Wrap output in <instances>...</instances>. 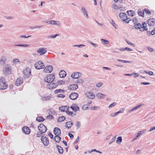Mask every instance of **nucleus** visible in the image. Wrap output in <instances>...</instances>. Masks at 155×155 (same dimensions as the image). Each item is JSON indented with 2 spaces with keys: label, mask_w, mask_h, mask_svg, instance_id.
I'll use <instances>...</instances> for the list:
<instances>
[{
  "label": "nucleus",
  "mask_w": 155,
  "mask_h": 155,
  "mask_svg": "<svg viewBox=\"0 0 155 155\" xmlns=\"http://www.w3.org/2000/svg\"><path fill=\"white\" fill-rule=\"evenodd\" d=\"M8 87V85L5 78L2 77H0V89L5 90Z\"/></svg>",
  "instance_id": "f257e3e1"
},
{
  "label": "nucleus",
  "mask_w": 155,
  "mask_h": 155,
  "mask_svg": "<svg viewBox=\"0 0 155 155\" xmlns=\"http://www.w3.org/2000/svg\"><path fill=\"white\" fill-rule=\"evenodd\" d=\"M55 79V76L53 74H50L48 75L44 78L45 82L48 83H51Z\"/></svg>",
  "instance_id": "f03ea898"
},
{
  "label": "nucleus",
  "mask_w": 155,
  "mask_h": 155,
  "mask_svg": "<svg viewBox=\"0 0 155 155\" xmlns=\"http://www.w3.org/2000/svg\"><path fill=\"white\" fill-rule=\"evenodd\" d=\"M23 73L25 78H28L31 76V70L29 68H26L23 71Z\"/></svg>",
  "instance_id": "7ed1b4c3"
},
{
  "label": "nucleus",
  "mask_w": 155,
  "mask_h": 155,
  "mask_svg": "<svg viewBox=\"0 0 155 155\" xmlns=\"http://www.w3.org/2000/svg\"><path fill=\"white\" fill-rule=\"evenodd\" d=\"M38 130L42 133H45L47 130L46 127L43 124H39L38 127Z\"/></svg>",
  "instance_id": "20e7f679"
},
{
  "label": "nucleus",
  "mask_w": 155,
  "mask_h": 155,
  "mask_svg": "<svg viewBox=\"0 0 155 155\" xmlns=\"http://www.w3.org/2000/svg\"><path fill=\"white\" fill-rule=\"evenodd\" d=\"M35 68L37 69L44 68H45L44 64L41 61H39L35 65Z\"/></svg>",
  "instance_id": "39448f33"
},
{
  "label": "nucleus",
  "mask_w": 155,
  "mask_h": 155,
  "mask_svg": "<svg viewBox=\"0 0 155 155\" xmlns=\"http://www.w3.org/2000/svg\"><path fill=\"white\" fill-rule=\"evenodd\" d=\"M47 23L52 25H55L60 26L61 25V23L58 21L55 20H49L46 22Z\"/></svg>",
  "instance_id": "423d86ee"
},
{
  "label": "nucleus",
  "mask_w": 155,
  "mask_h": 155,
  "mask_svg": "<svg viewBox=\"0 0 155 155\" xmlns=\"http://www.w3.org/2000/svg\"><path fill=\"white\" fill-rule=\"evenodd\" d=\"M81 11L83 15L86 18H89L88 12L86 9L84 7H82Z\"/></svg>",
  "instance_id": "0eeeda50"
},
{
  "label": "nucleus",
  "mask_w": 155,
  "mask_h": 155,
  "mask_svg": "<svg viewBox=\"0 0 155 155\" xmlns=\"http://www.w3.org/2000/svg\"><path fill=\"white\" fill-rule=\"evenodd\" d=\"M47 51V48H41L38 49L37 52L38 53H40L39 55L41 56L46 53Z\"/></svg>",
  "instance_id": "6e6552de"
},
{
  "label": "nucleus",
  "mask_w": 155,
  "mask_h": 155,
  "mask_svg": "<svg viewBox=\"0 0 155 155\" xmlns=\"http://www.w3.org/2000/svg\"><path fill=\"white\" fill-rule=\"evenodd\" d=\"M81 73L78 72H74L71 75V77L72 78L76 79L81 77Z\"/></svg>",
  "instance_id": "1a4fd4ad"
},
{
  "label": "nucleus",
  "mask_w": 155,
  "mask_h": 155,
  "mask_svg": "<svg viewBox=\"0 0 155 155\" xmlns=\"http://www.w3.org/2000/svg\"><path fill=\"white\" fill-rule=\"evenodd\" d=\"M41 140L45 146H47L49 144L48 140L46 137H42L41 138Z\"/></svg>",
  "instance_id": "9d476101"
},
{
  "label": "nucleus",
  "mask_w": 155,
  "mask_h": 155,
  "mask_svg": "<svg viewBox=\"0 0 155 155\" xmlns=\"http://www.w3.org/2000/svg\"><path fill=\"white\" fill-rule=\"evenodd\" d=\"M11 68L8 65L6 66L3 71V73L5 74H8L11 73Z\"/></svg>",
  "instance_id": "9b49d317"
},
{
  "label": "nucleus",
  "mask_w": 155,
  "mask_h": 155,
  "mask_svg": "<svg viewBox=\"0 0 155 155\" xmlns=\"http://www.w3.org/2000/svg\"><path fill=\"white\" fill-rule=\"evenodd\" d=\"M23 79L21 77L18 78L16 80L15 84L17 86H18L23 83Z\"/></svg>",
  "instance_id": "f8f14e48"
},
{
  "label": "nucleus",
  "mask_w": 155,
  "mask_h": 155,
  "mask_svg": "<svg viewBox=\"0 0 155 155\" xmlns=\"http://www.w3.org/2000/svg\"><path fill=\"white\" fill-rule=\"evenodd\" d=\"M53 69V67L51 65L47 66L44 69V72L46 73H50L52 71Z\"/></svg>",
  "instance_id": "ddd939ff"
},
{
  "label": "nucleus",
  "mask_w": 155,
  "mask_h": 155,
  "mask_svg": "<svg viewBox=\"0 0 155 155\" xmlns=\"http://www.w3.org/2000/svg\"><path fill=\"white\" fill-rule=\"evenodd\" d=\"M86 97H88L89 99H94L95 97V95L94 93L92 92H87L85 94Z\"/></svg>",
  "instance_id": "4468645a"
},
{
  "label": "nucleus",
  "mask_w": 155,
  "mask_h": 155,
  "mask_svg": "<svg viewBox=\"0 0 155 155\" xmlns=\"http://www.w3.org/2000/svg\"><path fill=\"white\" fill-rule=\"evenodd\" d=\"M53 132L55 136H59L61 134V130L58 127H55L54 128Z\"/></svg>",
  "instance_id": "2eb2a0df"
},
{
  "label": "nucleus",
  "mask_w": 155,
  "mask_h": 155,
  "mask_svg": "<svg viewBox=\"0 0 155 155\" xmlns=\"http://www.w3.org/2000/svg\"><path fill=\"white\" fill-rule=\"evenodd\" d=\"M78 87V85L76 84H74L70 85L68 88L69 90L74 91L77 89Z\"/></svg>",
  "instance_id": "dca6fc26"
},
{
  "label": "nucleus",
  "mask_w": 155,
  "mask_h": 155,
  "mask_svg": "<svg viewBox=\"0 0 155 155\" xmlns=\"http://www.w3.org/2000/svg\"><path fill=\"white\" fill-rule=\"evenodd\" d=\"M147 23L150 26H154L155 25V20L153 18H150L147 21Z\"/></svg>",
  "instance_id": "f3484780"
},
{
  "label": "nucleus",
  "mask_w": 155,
  "mask_h": 155,
  "mask_svg": "<svg viewBox=\"0 0 155 155\" xmlns=\"http://www.w3.org/2000/svg\"><path fill=\"white\" fill-rule=\"evenodd\" d=\"M78 95L76 93H73L70 95L69 97L72 100H74L76 99L78 97Z\"/></svg>",
  "instance_id": "a211bd4d"
},
{
  "label": "nucleus",
  "mask_w": 155,
  "mask_h": 155,
  "mask_svg": "<svg viewBox=\"0 0 155 155\" xmlns=\"http://www.w3.org/2000/svg\"><path fill=\"white\" fill-rule=\"evenodd\" d=\"M70 108L75 112L79 110V107L77 106L76 104H74L70 107Z\"/></svg>",
  "instance_id": "6ab92c4d"
},
{
  "label": "nucleus",
  "mask_w": 155,
  "mask_h": 155,
  "mask_svg": "<svg viewBox=\"0 0 155 155\" xmlns=\"http://www.w3.org/2000/svg\"><path fill=\"white\" fill-rule=\"evenodd\" d=\"M57 85L54 83H51L48 84L47 87L49 89H53L55 88L57 86Z\"/></svg>",
  "instance_id": "aec40b11"
},
{
  "label": "nucleus",
  "mask_w": 155,
  "mask_h": 155,
  "mask_svg": "<svg viewBox=\"0 0 155 155\" xmlns=\"http://www.w3.org/2000/svg\"><path fill=\"white\" fill-rule=\"evenodd\" d=\"M120 18L122 20H124V19H127V15L124 13L121 12L119 15Z\"/></svg>",
  "instance_id": "412c9836"
},
{
  "label": "nucleus",
  "mask_w": 155,
  "mask_h": 155,
  "mask_svg": "<svg viewBox=\"0 0 155 155\" xmlns=\"http://www.w3.org/2000/svg\"><path fill=\"white\" fill-rule=\"evenodd\" d=\"M22 130L26 134H29L30 132L29 128L27 127H25L22 128Z\"/></svg>",
  "instance_id": "4be33fe9"
},
{
  "label": "nucleus",
  "mask_w": 155,
  "mask_h": 155,
  "mask_svg": "<svg viewBox=\"0 0 155 155\" xmlns=\"http://www.w3.org/2000/svg\"><path fill=\"white\" fill-rule=\"evenodd\" d=\"M59 75L60 77L63 78L66 76V73L65 71L61 70L59 72Z\"/></svg>",
  "instance_id": "5701e85b"
},
{
  "label": "nucleus",
  "mask_w": 155,
  "mask_h": 155,
  "mask_svg": "<svg viewBox=\"0 0 155 155\" xmlns=\"http://www.w3.org/2000/svg\"><path fill=\"white\" fill-rule=\"evenodd\" d=\"M69 107L66 106H62L59 107V110L61 111H66L68 110Z\"/></svg>",
  "instance_id": "b1692460"
},
{
  "label": "nucleus",
  "mask_w": 155,
  "mask_h": 155,
  "mask_svg": "<svg viewBox=\"0 0 155 155\" xmlns=\"http://www.w3.org/2000/svg\"><path fill=\"white\" fill-rule=\"evenodd\" d=\"M73 123L71 121L67 122L66 124V126L68 129L70 128L73 125Z\"/></svg>",
  "instance_id": "393cba45"
},
{
  "label": "nucleus",
  "mask_w": 155,
  "mask_h": 155,
  "mask_svg": "<svg viewBox=\"0 0 155 155\" xmlns=\"http://www.w3.org/2000/svg\"><path fill=\"white\" fill-rule=\"evenodd\" d=\"M105 96V95L100 93H98L96 95V97L98 99H103Z\"/></svg>",
  "instance_id": "a878e982"
},
{
  "label": "nucleus",
  "mask_w": 155,
  "mask_h": 155,
  "mask_svg": "<svg viewBox=\"0 0 155 155\" xmlns=\"http://www.w3.org/2000/svg\"><path fill=\"white\" fill-rule=\"evenodd\" d=\"M127 13L129 15L133 16L135 15V12L134 11L129 10L127 11Z\"/></svg>",
  "instance_id": "bb28decb"
},
{
  "label": "nucleus",
  "mask_w": 155,
  "mask_h": 155,
  "mask_svg": "<svg viewBox=\"0 0 155 155\" xmlns=\"http://www.w3.org/2000/svg\"><path fill=\"white\" fill-rule=\"evenodd\" d=\"M56 148H57L58 151L60 154H62L63 152V148L61 146L57 145L56 146Z\"/></svg>",
  "instance_id": "cd10ccee"
},
{
  "label": "nucleus",
  "mask_w": 155,
  "mask_h": 155,
  "mask_svg": "<svg viewBox=\"0 0 155 155\" xmlns=\"http://www.w3.org/2000/svg\"><path fill=\"white\" fill-rule=\"evenodd\" d=\"M138 14L139 15L143 17L144 15V11H141L140 9H139L138 11Z\"/></svg>",
  "instance_id": "c85d7f7f"
},
{
  "label": "nucleus",
  "mask_w": 155,
  "mask_h": 155,
  "mask_svg": "<svg viewBox=\"0 0 155 155\" xmlns=\"http://www.w3.org/2000/svg\"><path fill=\"white\" fill-rule=\"evenodd\" d=\"M45 119L42 116L39 117L37 118L36 120L39 122L43 121Z\"/></svg>",
  "instance_id": "c756f323"
},
{
  "label": "nucleus",
  "mask_w": 155,
  "mask_h": 155,
  "mask_svg": "<svg viewBox=\"0 0 155 155\" xmlns=\"http://www.w3.org/2000/svg\"><path fill=\"white\" fill-rule=\"evenodd\" d=\"M54 139L55 141L57 143H59L60 141L61 138L59 136H56L55 137Z\"/></svg>",
  "instance_id": "7c9ffc66"
},
{
  "label": "nucleus",
  "mask_w": 155,
  "mask_h": 155,
  "mask_svg": "<svg viewBox=\"0 0 155 155\" xmlns=\"http://www.w3.org/2000/svg\"><path fill=\"white\" fill-rule=\"evenodd\" d=\"M134 27L136 29H139L141 27V25L140 23H137L134 25Z\"/></svg>",
  "instance_id": "2f4dec72"
},
{
  "label": "nucleus",
  "mask_w": 155,
  "mask_h": 155,
  "mask_svg": "<svg viewBox=\"0 0 155 155\" xmlns=\"http://www.w3.org/2000/svg\"><path fill=\"white\" fill-rule=\"evenodd\" d=\"M146 131V130H145L138 131L137 135L136 136V138L138 137L141 134L144 133Z\"/></svg>",
  "instance_id": "473e14b6"
},
{
  "label": "nucleus",
  "mask_w": 155,
  "mask_h": 155,
  "mask_svg": "<svg viewBox=\"0 0 155 155\" xmlns=\"http://www.w3.org/2000/svg\"><path fill=\"white\" fill-rule=\"evenodd\" d=\"M65 119V117L64 116H62L59 117L58 120V122H62Z\"/></svg>",
  "instance_id": "72a5a7b5"
},
{
  "label": "nucleus",
  "mask_w": 155,
  "mask_h": 155,
  "mask_svg": "<svg viewBox=\"0 0 155 155\" xmlns=\"http://www.w3.org/2000/svg\"><path fill=\"white\" fill-rule=\"evenodd\" d=\"M66 113L67 114L69 115L72 116L73 117L74 115H76L75 114H73L72 112L69 111L68 110L66 111Z\"/></svg>",
  "instance_id": "f704fd0d"
},
{
  "label": "nucleus",
  "mask_w": 155,
  "mask_h": 155,
  "mask_svg": "<svg viewBox=\"0 0 155 155\" xmlns=\"http://www.w3.org/2000/svg\"><path fill=\"white\" fill-rule=\"evenodd\" d=\"M15 46H16L26 47H28L29 46V45L22 44H19V45H15Z\"/></svg>",
  "instance_id": "c9c22d12"
},
{
  "label": "nucleus",
  "mask_w": 155,
  "mask_h": 155,
  "mask_svg": "<svg viewBox=\"0 0 155 155\" xmlns=\"http://www.w3.org/2000/svg\"><path fill=\"white\" fill-rule=\"evenodd\" d=\"M84 82V80L82 78H80L76 81L77 84H83Z\"/></svg>",
  "instance_id": "e433bc0d"
},
{
  "label": "nucleus",
  "mask_w": 155,
  "mask_h": 155,
  "mask_svg": "<svg viewBox=\"0 0 155 155\" xmlns=\"http://www.w3.org/2000/svg\"><path fill=\"white\" fill-rule=\"evenodd\" d=\"M85 46V45L83 44H80L79 45H72L73 47H77L78 48H81Z\"/></svg>",
  "instance_id": "4c0bfd02"
},
{
  "label": "nucleus",
  "mask_w": 155,
  "mask_h": 155,
  "mask_svg": "<svg viewBox=\"0 0 155 155\" xmlns=\"http://www.w3.org/2000/svg\"><path fill=\"white\" fill-rule=\"evenodd\" d=\"M75 125L77 129L79 128L81 126L80 122L78 121H77L75 123Z\"/></svg>",
  "instance_id": "58836bf2"
},
{
  "label": "nucleus",
  "mask_w": 155,
  "mask_h": 155,
  "mask_svg": "<svg viewBox=\"0 0 155 155\" xmlns=\"http://www.w3.org/2000/svg\"><path fill=\"white\" fill-rule=\"evenodd\" d=\"M117 61H120V62H121L123 63H131V62H133L132 61H125V60H121L120 59H118Z\"/></svg>",
  "instance_id": "ea45409f"
},
{
  "label": "nucleus",
  "mask_w": 155,
  "mask_h": 155,
  "mask_svg": "<svg viewBox=\"0 0 155 155\" xmlns=\"http://www.w3.org/2000/svg\"><path fill=\"white\" fill-rule=\"evenodd\" d=\"M64 90H63L62 89H58V90H56L54 91V93L55 94H57L58 93H61V92H64Z\"/></svg>",
  "instance_id": "a19ab883"
},
{
  "label": "nucleus",
  "mask_w": 155,
  "mask_h": 155,
  "mask_svg": "<svg viewBox=\"0 0 155 155\" xmlns=\"http://www.w3.org/2000/svg\"><path fill=\"white\" fill-rule=\"evenodd\" d=\"M117 104V103L115 102H114L112 104H110L109 106L108 107L109 108H112Z\"/></svg>",
  "instance_id": "79ce46f5"
},
{
  "label": "nucleus",
  "mask_w": 155,
  "mask_h": 155,
  "mask_svg": "<svg viewBox=\"0 0 155 155\" xmlns=\"http://www.w3.org/2000/svg\"><path fill=\"white\" fill-rule=\"evenodd\" d=\"M101 41H103L105 44H107L109 43V41L104 39L101 38Z\"/></svg>",
  "instance_id": "37998d69"
},
{
  "label": "nucleus",
  "mask_w": 155,
  "mask_h": 155,
  "mask_svg": "<svg viewBox=\"0 0 155 155\" xmlns=\"http://www.w3.org/2000/svg\"><path fill=\"white\" fill-rule=\"evenodd\" d=\"M122 140V137H118L117 138L116 140V142L117 143L118 142L120 143Z\"/></svg>",
  "instance_id": "c03bdc74"
},
{
  "label": "nucleus",
  "mask_w": 155,
  "mask_h": 155,
  "mask_svg": "<svg viewBox=\"0 0 155 155\" xmlns=\"http://www.w3.org/2000/svg\"><path fill=\"white\" fill-rule=\"evenodd\" d=\"M131 18H127V19H124V20H123V21H125L126 23H128L130 21H131Z\"/></svg>",
  "instance_id": "a18cd8bd"
},
{
  "label": "nucleus",
  "mask_w": 155,
  "mask_h": 155,
  "mask_svg": "<svg viewBox=\"0 0 155 155\" xmlns=\"http://www.w3.org/2000/svg\"><path fill=\"white\" fill-rule=\"evenodd\" d=\"M141 27H143L144 28H147V24L144 22H142V24L141 25Z\"/></svg>",
  "instance_id": "49530a36"
},
{
  "label": "nucleus",
  "mask_w": 155,
  "mask_h": 155,
  "mask_svg": "<svg viewBox=\"0 0 155 155\" xmlns=\"http://www.w3.org/2000/svg\"><path fill=\"white\" fill-rule=\"evenodd\" d=\"M50 99V97L49 96L45 97L43 98V100L44 101L49 100Z\"/></svg>",
  "instance_id": "de8ad7c7"
},
{
  "label": "nucleus",
  "mask_w": 155,
  "mask_h": 155,
  "mask_svg": "<svg viewBox=\"0 0 155 155\" xmlns=\"http://www.w3.org/2000/svg\"><path fill=\"white\" fill-rule=\"evenodd\" d=\"M59 36V35L58 34H56L55 35H51L49 36L48 37V38H55L57 36Z\"/></svg>",
  "instance_id": "09e8293b"
},
{
  "label": "nucleus",
  "mask_w": 155,
  "mask_h": 155,
  "mask_svg": "<svg viewBox=\"0 0 155 155\" xmlns=\"http://www.w3.org/2000/svg\"><path fill=\"white\" fill-rule=\"evenodd\" d=\"M113 6L115 10H117L119 8H120V7H118L115 4H114L113 5Z\"/></svg>",
  "instance_id": "8fccbe9b"
},
{
  "label": "nucleus",
  "mask_w": 155,
  "mask_h": 155,
  "mask_svg": "<svg viewBox=\"0 0 155 155\" xmlns=\"http://www.w3.org/2000/svg\"><path fill=\"white\" fill-rule=\"evenodd\" d=\"M144 12H145L146 14H147L148 15H150L151 14V12L149 10L145 9L144 10Z\"/></svg>",
  "instance_id": "3c124183"
},
{
  "label": "nucleus",
  "mask_w": 155,
  "mask_h": 155,
  "mask_svg": "<svg viewBox=\"0 0 155 155\" xmlns=\"http://www.w3.org/2000/svg\"><path fill=\"white\" fill-rule=\"evenodd\" d=\"M110 23L113 25V26L114 27V28L115 29L117 28V27L115 26V25H116L115 23V22L113 20H112L110 22Z\"/></svg>",
  "instance_id": "603ef678"
},
{
  "label": "nucleus",
  "mask_w": 155,
  "mask_h": 155,
  "mask_svg": "<svg viewBox=\"0 0 155 155\" xmlns=\"http://www.w3.org/2000/svg\"><path fill=\"white\" fill-rule=\"evenodd\" d=\"M126 42L128 44L131 45L132 46L134 47L135 46V45L134 44L130 43L129 41H128V40H126Z\"/></svg>",
  "instance_id": "864d4df0"
},
{
  "label": "nucleus",
  "mask_w": 155,
  "mask_h": 155,
  "mask_svg": "<svg viewBox=\"0 0 155 155\" xmlns=\"http://www.w3.org/2000/svg\"><path fill=\"white\" fill-rule=\"evenodd\" d=\"M82 108L83 110H85L88 109L87 105H84L82 107Z\"/></svg>",
  "instance_id": "5fc2aeb1"
},
{
  "label": "nucleus",
  "mask_w": 155,
  "mask_h": 155,
  "mask_svg": "<svg viewBox=\"0 0 155 155\" xmlns=\"http://www.w3.org/2000/svg\"><path fill=\"white\" fill-rule=\"evenodd\" d=\"M139 29H140V31H143L144 30L147 31L148 30V28H144L141 27Z\"/></svg>",
  "instance_id": "6e6d98bb"
},
{
  "label": "nucleus",
  "mask_w": 155,
  "mask_h": 155,
  "mask_svg": "<svg viewBox=\"0 0 155 155\" xmlns=\"http://www.w3.org/2000/svg\"><path fill=\"white\" fill-rule=\"evenodd\" d=\"M132 21H133V22L134 23H136L138 22L137 19L136 18V17H135V18H134L133 19Z\"/></svg>",
  "instance_id": "4d7b16f0"
},
{
  "label": "nucleus",
  "mask_w": 155,
  "mask_h": 155,
  "mask_svg": "<svg viewBox=\"0 0 155 155\" xmlns=\"http://www.w3.org/2000/svg\"><path fill=\"white\" fill-rule=\"evenodd\" d=\"M89 43L90 44L92 45L95 47H97V44H96L92 42L91 41H89Z\"/></svg>",
  "instance_id": "13d9d810"
},
{
  "label": "nucleus",
  "mask_w": 155,
  "mask_h": 155,
  "mask_svg": "<svg viewBox=\"0 0 155 155\" xmlns=\"http://www.w3.org/2000/svg\"><path fill=\"white\" fill-rule=\"evenodd\" d=\"M19 62V60L17 58L14 59L13 61V62L14 63H16Z\"/></svg>",
  "instance_id": "bf43d9fd"
},
{
  "label": "nucleus",
  "mask_w": 155,
  "mask_h": 155,
  "mask_svg": "<svg viewBox=\"0 0 155 155\" xmlns=\"http://www.w3.org/2000/svg\"><path fill=\"white\" fill-rule=\"evenodd\" d=\"M95 151L98 153H99V151H97V150H96L95 149H92L91 150V151H89L88 152L89 153H90L93 152Z\"/></svg>",
  "instance_id": "052dcab7"
},
{
  "label": "nucleus",
  "mask_w": 155,
  "mask_h": 155,
  "mask_svg": "<svg viewBox=\"0 0 155 155\" xmlns=\"http://www.w3.org/2000/svg\"><path fill=\"white\" fill-rule=\"evenodd\" d=\"M150 84V83L147 82H141V84L144 85H149Z\"/></svg>",
  "instance_id": "680f3d73"
},
{
  "label": "nucleus",
  "mask_w": 155,
  "mask_h": 155,
  "mask_svg": "<svg viewBox=\"0 0 155 155\" xmlns=\"http://www.w3.org/2000/svg\"><path fill=\"white\" fill-rule=\"evenodd\" d=\"M42 133H43L41 132L40 131H39V132H37V137H39L40 136L41 134H42Z\"/></svg>",
  "instance_id": "e2e57ef3"
},
{
  "label": "nucleus",
  "mask_w": 155,
  "mask_h": 155,
  "mask_svg": "<svg viewBox=\"0 0 155 155\" xmlns=\"http://www.w3.org/2000/svg\"><path fill=\"white\" fill-rule=\"evenodd\" d=\"M57 96L61 98H63L65 97V96L62 94H58Z\"/></svg>",
  "instance_id": "0e129e2a"
},
{
  "label": "nucleus",
  "mask_w": 155,
  "mask_h": 155,
  "mask_svg": "<svg viewBox=\"0 0 155 155\" xmlns=\"http://www.w3.org/2000/svg\"><path fill=\"white\" fill-rule=\"evenodd\" d=\"M155 34V27H154V29L152 30L151 32V34L152 35H153Z\"/></svg>",
  "instance_id": "69168bd1"
},
{
  "label": "nucleus",
  "mask_w": 155,
  "mask_h": 155,
  "mask_svg": "<svg viewBox=\"0 0 155 155\" xmlns=\"http://www.w3.org/2000/svg\"><path fill=\"white\" fill-rule=\"evenodd\" d=\"M103 84L101 83H98L96 84V86L98 87H100Z\"/></svg>",
  "instance_id": "338daca9"
},
{
  "label": "nucleus",
  "mask_w": 155,
  "mask_h": 155,
  "mask_svg": "<svg viewBox=\"0 0 155 155\" xmlns=\"http://www.w3.org/2000/svg\"><path fill=\"white\" fill-rule=\"evenodd\" d=\"M48 135L51 138H53V136L51 132H49V133L48 134Z\"/></svg>",
  "instance_id": "774afa93"
}]
</instances>
